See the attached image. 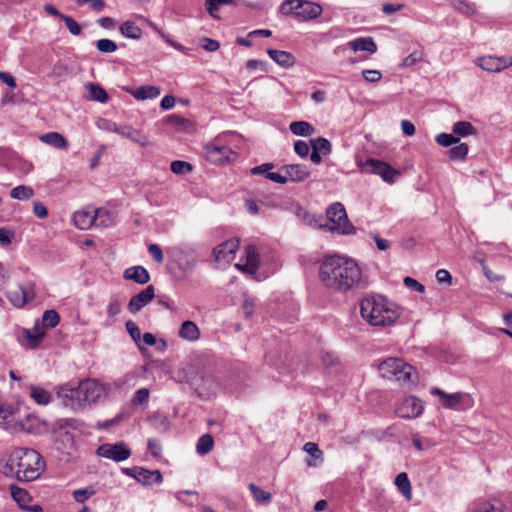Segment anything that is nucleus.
<instances>
[{
  "label": "nucleus",
  "instance_id": "18",
  "mask_svg": "<svg viewBox=\"0 0 512 512\" xmlns=\"http://www.w3.org/2000/svg\"><path fill=\"white\" fill-rule=\"evenodd\" d=\"M170 261L175 262L180 270H185L195 264L196 259L192 251L182 248H172L168 250Z\"/></svg>",
  "mask_w": 512,
  "mask_h": 512
},
{
  "label": "nucleus",
  "instance_id": "42",
  "mask_svg": "<svg viewBox=\"0 0 512 512\" xmlns=\"http://www.w3.org/2000/svg\"><path fill=\"white\" fill-rule=\"evenodd\" d=\"M34 195V190L25 185H20L10 191V196L16 200H29Z\"/></svg>",
  "mask_w": 512,
  "mask_h": 512
},
{
  "label": "nucleus",
  "instance_id": "63",
  "mask_svg": "<svg viewBox=\"0 0 512 512\" xmlns=\"http://www.w3.org/2000/svg\"><path fill=\"white\" fill-rule=\"evenodd\" d=\"M255 301L252 298L245 297L242 310L246 318H250L254 313Z\"/></svg>",
  "mask_w": 512,
  "mask_h": 512
},
{
  "label": "nucleus",
  "instance_id": "20",
  "mask_svg": "<svg viewBox=\"0 0 512 512\" xmlns=\"http://www.w3.org/2000/svg\"><path fill=\"white\" fill-rule=\"evenodd\" d=\"M280 170L286 174L288 181L293 182H303L311 174L308 167L303 164L284 165Z\"/></svg>",
  "mask_w": 512,
  "mask_h": 512
},
{
  "label": "nucleus",
  "instance_id": "46",
  "mask_svg": "<svg viewBox=\"0 0 512 512\" xmlns=\"http://www.w3.org/2000/svg\"><path fill=\"white\" fill-rule=\"evenodd\" d=\"M453 133L459 136H468L475 134V128L470 122L459 121L453 125Z\"/></svg>",
  "mask_w": 512,
  "mask_h": 512
},
{
  "label": "nucleus",
  "instance_id": "32",
  "mask_svg": "<svg viewBox=\"0 0 512 512\" xmlns=\"http://www.w3.org/2000/svg\"><path fill=\"white\" fill-rule=\"evenodd\" d=\"M131 93L135 99L143 101L156 98L160 94V90L157 86L146 85L138 87Z\"/></svg>",
  "mask_w": 512,
  "mask_h": 512
},
{
  "label": "nucleus",
  "instance_id": "62",
  "mask_svg": "<svg viewBox=\"0 0 512 512\" xmlns=\"http://www.w3.org/2000/svg\"><path fill=\"white\" fill-rule=\"evenodd\" d=\"M294 150L300 157H306L309 154L310 146L305 141L297 140L294 143Z\"/></svg>",
  "mask_w": 512,
  "mask_h": 512
},
{
  "label": "nucleus",
  "instance_id": "47",
  "mask_svg": "<svg viewBox=\"0 0 512 512\" xmlns=\"http://www.w3.org/2000/svg\"><path fill=\"white\" fill-rule=\"evenodd\" d=\"M96 490L93 486H87L73 491V498L78 503H84L86 500L95 495Z\"/></svg>",
  "mask_w": 512,
  "mask_h": 512
},
{
  "label": "nucleus",
  "instance_id": "9",
  "mask_svg": "<svg viewBox=\"0 0 512 512\" xmlns=\"http://www.w3.org/2000/svg\"><path fill=\"white\" fill-rule=\"evenodd\" d=\"M430 392L432 395L439 396L441 405L446 409L460 411L470 409L474 406V400L466 392L448 394L437 387L432 388Z\"/></svg>",
  "mask_w": 512,
  "mask_h": 512
},
{
  "label": "nucleus",
  "instance_id": "35",
  "mask_svg": "<svg viewBox=\"0 0 512 512\" xmlns=\"http://www.w3.org/2000/svg\"><path fill=\"white\" fill-rule=\"evenodd\" d=\"M395 485L407 500H411V498H412L411 483L408 478V475L405 472H401L396 476Z\"/></svg>",
  "mask_w": 512,
  "mask_h": 512
},
{
  "label": "nucleus",
  "instance_id": "11",
  "mask_svg": "<svg viewBox=\"0 0 512 512\" xmlns=\"http://www.w3.org/2000/svg\"><path fill=\"white\" fill-rule=\"evenodd\" d=\"M97 455L115 462H122L130 457L131 450L124 442L106 443L98 447Z\"/></svg>",
  "mask_w": 512,
  "mask_h": 512
},
{
  "label": "nucleus",
  "instance_id": "31",
  "mask_svg": "<svg viewBox=\"0 0 512 512\" xmlns=\"http://www.w3.org/2000/svg\"><path fill=\"white\" fill-rule=\"evenodd\" d=\"M94 219L95 227L106 228L115 223V215L105 209H95Z\"/></svg>",
  "mask_w": 512,
  "mask_h": 512
},
{
  "label": "nucleus",
  "instance_id": "58",
  "mask_svg": "<svg viewBox=\"0 0 512 512\" xmlns=\"http://www.w3.org/2000/svg\"><path fill=\"white\" fill-rule=\"evenodd\" d=\"M303 450L311 455L312 457H314L315 459H322V456H323V453L322 451L319 449L318 445L314 442H307L304 447H303Z\"/></svg>",
  "mask_w": 512,
  "mask_h": 512
},
{
  "label": "nucleus",
  "instance_id": "4",
  "mask_svg": "<svg viewBox=\"0 0 512 512\" xmlns=\"http://www.w3.org/2000/svg\"><path fill=\"white\" fill-rule=\"evenodd\" d=\"M102 393V385L94 379L81 381L78 386L66 384L57 391V395L62 399L63 404L73 408L94 403Z\"/></svg>",
  "mask_w": 512,
  "mask_h": 512
},
{
  "label": "nucleus",
  "instance_id": "8",
  "mask_svg": "<svg viewBox=\"0 0 512 512\" xmlns=\"http://www.w3.org/2000/svg\"><path fill=\"white\" fill-rule=\"evenodd\" d=\"M326 216L330 224H328V231H335L340 234H353L355 232L354 226L348 220L344 206L335 202L331 204L326 210Z\"/></svg>",
  "mask_w": 512,
  "mask_h": 512
},
{
  "label": "nucleus",
  "instance_id": "19",
  "mask_svg": "<svg viewBox=\"0 0 512 512\" xmlns=\"http://www.w3.org/2000/svg\"><path fill=\"white\" fill-rule=\"evenodd\" d=\"M124 472L135 478L138 482L143 483L144 485L152 484L153 482L160 481V471L154 470L150 471L144 468L134 467V468H126Z\"/></svg>",
  "mask_w": 512,
  "mask_h": 512
},
{
  "label": "nucleus",
  "instance_id": "39",
  "mask_svg": "<svg viewBox=\"0 0 512 512\" xmlns=\"http://www.w3.org/2000/svg\"><path fill=\"white\" fill-rule=\"evenodd\" d=\"M214 447V439L210 434L202 435L197 442L196 451L200 455H206L212 451Z\"/></svg>",
  "mask_w": 512,
  "mask_h": 512
},
{
  "label": "nucleus",
  "instance_id": "16",
  "mask_svg": "<svg viewBox=\"0 0 512 512\" xmlns=\"http://www.w3.org/2000/svg\"><path fill=\"white\" fill-rule=\"evenodd\" d=\"M155 297L154 286L149 285L143 289L140 293L134 295L127 306L130 313H138L144 306L149 304Z\"/></svg>",
  "mask_w": 512,
  "mask_h": 512
},
{
  "label": "nucleus",
  "instance_id": "54",
  "mask_svg": "<svg viewBox=\"0 0 512 512\" xmlns=\"http://www.w3.org/2000/svg\"><path fill=\"white\" fill-rule=\"evenodd\" d=\"M321 360L325 368L331 369L339 365L338 357L332 352H322Z\"/></svg>",
  "mask_w": 512,
  "mask_h": 512
},
{
  "label": "nucleus",
  "instance_id": "10",
  "mask_svg": "<svg viewBox=\"0 0 512 512\" xmlns=\"http://www.w3.org/2000/svg\"><path fill=\"white\" fill-rule=\"evenodd\" d=\"M366 173L377 174L382 177L385 182L393 183L399 172L386 162L377 159H367L361 166Z\"/></svg>",
  "mask_w": 512,
  "mask_h": 512
},
{
  "label": "nucleus",
  "instance_id": "55",
  "mask_svg": "<svg viewBox=\"0 0 512 512\" xmlns=\"http://www.w3.org/2000/svg\"><path fill=\"white\" fill-rule=\"evenodd\" d=\"M98 51L102 53H113L117 50V44L110 39H100L96 43Z\"/></svg>",
  "mask_w": 512,
  "mask_h": 512
},
{
  "label": "nucleus",
  "instance_id": "1",
  "mask_svg": "<svg viewBox=\"0 0 512 512\" xmlns=\"http://www.w3.org/2000/svg\"><path fill=\"white\" fill-rule=\"evenodd\" d=\"M319 279L322 284L338 293L367 288L369 281L361 267L352 259L343 256H327L320 264Z\"/></svg>",
  "mask_w": 512,
  "mask_h": 512
},
{
  "label": "nucleus",
  "instance_id": "51",
  "mask_svg": "<svg viewBox=\"0 0 512 512\" xmlns=\"http://www.w3.org/2000/svg\"><path fill=\"white\" fill-rule=\"evenodd\" d=\"M229 3H231V0H206L205 8L211 17L218 18L217 12L220 6Z\"/></svg>",
  "mask_w": 512,
  "mask_h": 512
},
{
  "label": "nucleus",
  "instance_id": "13",
  "mask_svg": "<svg viewBox=\"0 0 512 512\" xmlns=\"http://www.w3.org/2000/svg\"><path fill=\"white\" fill-rule=\"evenodd\" d=\"M423 409L424 404L419 398L415 396H409L402 401L396 411L399 417L412 419L420 416L423 412Z\"/></svg>",
  "mask_w": 512,
  "mask_h": 512
},
{
  "label": "nucleus",
  "instance_id": "43",
  "mask_svg": "<svg viewBox=\"0 0 512 512\" xmlns=\"http://www.w3.org/2000/svg\"><path fill=\"white\" fill-rule=\"evenodd\" d=\"M192 367L189 365H185L184 367L178 368L176 371L170 372L171 378L177 382H188L191 384Z\"/></svg>",
  "mask_w": 512,
  "mask_h": 512
},
{
  "label": "nucleus",
  "instance_id": "53",
  "mask_svg": "<svg viewBox=\"0 0 512 512\" xmlns=\"http://www.w3.org/2000/svg\"><path fill=\"white\" fill-rule=\"evenodd\" d=\"M171 171L175 174H186L192 171V165L186 161L175 160L171 163Z\"/></svg>",
  "mask_w": 512,
  "mask_h": 512
},
{
  "label": "nucleus",
  "instance_id": "56",
  "mask_svg": "<svg viewBox=\"0 0 512 512\" xmlns=\"http://www.w3.org/2000/svg\"><path fill=\"white\" fill-rule=\"evenodd\" d=\"M436 142L443 147H449L459 142V138L452 134L440 133L436 136Z\"/></svg>",
  "mask_w": 512,
  "mask_h": 512
},
{
  "label": "nucleus",
  "instance_id": "3",
  "mask_svg": "<svg viewBox=\"0 0 512 512\" xmlns=\"http://www.w3.org/2000/svg\"><path fill=\"white\" fill-rule=\"evenodd\" d=\"M362 318L372 326H389L400 317L399 307L382 296H367L360 302Z\"/></svg>",
  "mask_w": 512,
  "mask_h": 512
},
{
  "label": "nucleus",
  "instance_id": "2",
  "mask_svg": "<svg viewBox=\"0 0 512 512\" xmlns=\"http://www.w3.org/2000/svg\"><path fill=\"white\" fill-rule=\"evenodd\" d=\"M6 468L19 481H33L45 470L42 456L31 448L14 449L7 461Z\"/></svg>",
  "mask_w": 512,
  "mask_h": 512
},
{
  "label": "nucleus",
  "instance_id": "33",
  "mask_svg": "<svg viewBox=\"0 0 512 512\" xmlns=\"http://www.w3.org/2000/svg\"><path fill=\"white\" fill-rule=\"evenodd\" d=\"M10 493L12 499L19 505L20 508H26L27 504L31 501V496L27 490L18 487L15 484L10 485Z\"/></svg>",
  "mask_w": 512,
  "mask_h": 512
},
{
  "label": "nucleus",
  "instance_id": "17",
  "mask_svg": "<svg viewBox=\"0 0 512 512\" xmlns=\"http://www.w3.org/2000/svg\"><path fill=\"white\" fill-rule=\"evenodd\" d=\"M7 297L15 307L21 308L35 297V291L33 287L26 289L18 285L7 292Z\"/></svg>",
  "mask_w": 512,
  "mask_h": 512
},
{
  "label": "nucleus",
  "instance_id": "6",
  "mask_svg": "<svg viewBox=\"0 0 512 512\" xmlns=\"http://www.w3.org/2000/svg\"><path fill=\"white\" fill-rule=\"evenodd\" d=\"M414 368L399 358H388L379 365V372L383 378L396 380L405 384L410 382Z\"/></svg>",
  "mask_w": 512,
  "mask_h": 512
},
{
  "label": "nucleus",
  "instance_id": "30",
  "mask_svg": "<svg viewBox=\"0 0 512 512\" xmlns=\"http://www.w3.org/2000/svg\"><path fill=\"white\" fill-rule=\"evenodd\" d=\"M117 134L131 139L132 141L140 144L141 146L148 145V139L140 131L133 129L130 126H119Z\"/></svg>",
  "mask_w": 512,
  "mask_h": 512
},
{
  "label": "nucleus",
  "instance_id": "49",
  "mask_svg": "<svg viewBox=\"0 0 512 512\" xmlns=\"http://www.w3.org/2000/svg\"><path fill=\"white\" fill-rule=\"evenodd\" d=\"M468 153V145L465 143H460L452 147L449 151V158L451 160H464Z\"/></svg>",
  "mask_w": 512,
  "mask_h": 512
},
{
  "label": "nucleus",
  "instance_id": "25",
  "mask_svg": "<svg viewBox=\"0 0 512 512\" xmlns=\"http://www.w3.org/2000/svg\"><path fill=\"white\" fill-rule=\"evenodd\" d=\"M39 140L54 148L66 150L68 148L67 139L58 132H48L39 136Z\"/></svg>",
  "mask_w": 512,
  "mask_h": 512
},
{
  "label": "nucleus",
  "instance_id": "12",
  "mask_svg": "<svg viewBox=\"0 0 512 512\" xmlns=\"http://www.w3.org/2000/svg\"><path fill=\"white\" fill-rule=\"evenodd\" d=\"M204 150L207 160L214 164H222L230 161L231 155H235V153L229 147L222 144L219 139L206 144Z\"/></svg>",
  "mask_w": 512,
  "mask_h": 512
},
{
  "label": "nucleus",
  "instance_id": "5",
  "mask_svg": "<svg viewBox=\"0 0 512 512\" xmlns=\"http://www.w3.org/2000/svg\"><path fill=\"white\" fill-rule=\"evenodd\" d=\"M280 12L284 15L293 14L301 21H308L320 16L322 7L307 0H285L280 6Z\"/></svg>",
  "mask_w": 512,
  "mask_h": 512
},
{
  "label": "nucleus",
  "instance_id": "38",
  "mask_svg": "<svg viewBox=\"0 0 512 512\" xmlns=\"http://www.w3.org/2000/svg\"><path fill=\"white\" fill-rule=\"evenodd\" d=\"M126 330L129 333L132 340L136 343L137 347L141 351L143 355H145L148 350L144 348L141 344V331L137 324L131 320H128L125 324Z\"/></svg>",
  "mask_w": 512,
  "mask_h": 512
},
{
  "label": "nucleus",
  "instance_id": "27",
  "mask_svg": "<svg viewBox=\"0 0 512 512\" xmlns=\"http://www.w3.org/2000/svg\"><path fill=\"white\" fill-rule=\"evenodd\" d=\"M179 337L183 340L194 342L200 338V330L193 321L187 320L180 326Z\"/></svg>",
  "mask_w": 512,
  "mask_h": 512
},
{
  "label": "nucleus",
  "instance_id": "36",
  "mask_svg": "<svg viewBox=\"0 0 512 512\" xmlns=\"http://www.w3.org/2000/svg\"><path fill=\"white\" fill-rule=\"evenodd\" d=\"M31 398L40 405H47L51 401V393L42 387L31 385L30 386Z\"/></svg>",
  "mask_w": 512,
  "mask_h": 512
},
{
  "label": "nucleus",
  "instance_id": "7",
  "mask_svg": "<svg viewBox=\"0 0 512 512\" xmlns=\"http://www.w3.org/2000/svg\"><path fill=\"white\" fill-rule=\"evenodd\" d=\"M191 386L200 397H209L215 394L220 386L233 391L232 384L228 382L221 383L218 376L208 371L195 374L191 379Z\"/></svg>",
  "mask_w": 512,
  "mask_h": 512
},
{
  "label": "nucleus",
  "instance_id": "59",
  "mask_svg": "<svg viewBox=\"0 0 512 512\" xmlns=\"http://www.w3.org/2000/svg\"><path fill=\"white\" fill-rule=\"evenodd\" d=\"M201 47L208 52H215L220 48V43L217 40L203 37L201 39Z\"/></svg>",
  "mask_w": 512,
  "mask_h": 512
},
{
  "label": "nucleus",
  "instance_id": "29",
  "mask_svg": "<svg viewBox=\"0 0 512 512\" xmlns=\"http://www.w3.org/2000/svg\"><path fill=\"white\" fill-rule=\"evenodd\" d=\"M45 331L42 327L35 325L32 330L23 329L22 336L29 348H36L43 339Z\"/></svg>",
  "mask_w": 512,
  "mask_h": 512
},
{
  "label": "nucleus",
  "instance_id": "26",
  "mask_svg": "<svg viewBox=\"0 0 512 512\" xmlns=\"http://www.w3.org/2000/svg\"><path fill=\"white\" fill-rule=\"evenodd\" d=\"M347 46L353 51H367L375 53L377 45L371 37H359L347 43Z\"/></svg>",
  "mask_w": 512,
  "mask_h": 512
},
{
  "label": "nucleus",
  "instance_id": "21",
  "mask_svg": "<svg viewBox=\"0 0 512 512\" xmlns=\"http://www.w3.org/2000/svg\"><path fill=\"white\" fill-rule=\"evenodd\" d=\"M95 209L89 207L81 211H77L73 215V221L77 228L87 230L94 226Z\"/></svg>",
  "mask_w": 512,
  "mask_h": 512
},
{
  "label": "nucleus",
  "instance_id": "37",
  "mask_svg": "<svg viewBox=\"0 0 512 512\" xmlns=\"http://www.w3.org/2000/svg\"><path fill=\"white\" fill-rule=\"evenodd\" d=\"M289 129L294 135L304 137L312 135L315 131L313 126L306 121H294L290 123Z\"/></svg>",
  "mask_w": 512,
  "mask_h": 512
},
{
  "label": "nucleus",
  "instance_id": "44",
  "mask_svg": "<svg viewBox=\"0 0 512 512\" xmlns=\"http://www.w3.org/2000/svg\"><path fill=\"white\" fill-rule=\"evenodd\" d=\"M452 6L455 10L467 16L476 13L475 5L467 0H452Z\"/></svg>",
  "mask_w": 512,
  "mask_h": 512
},
{
  "label": "nucleus",
  "instance_id": "57",
  "mask_svg": "<svg viewBox=\"0 0 512 512\" xmlns=\"http://www.w3.org/2000/svg\"><path fill=\"white\" fill-rule=\"evenodd\" d=\"M64 23L66 24V27L67 29L69 30V32L72 34V35H79L81 33V27L80 25L76 22V20L74 18H72L71 16H63V19Z\"/></svg>",
  "mask_w": 512,
  "mask_h": 512
},
{
  "label": "nucleus",
  "instance_id": "61",
  "mask_svg": "<svg viewBox=\"0 0 512 512\" xmlns=\"http://www.w3.org/2000/svg\"><path fill=\"white\" fill-rule=\"evenodd\" d=\"M362 75L368 83H376L382 78V73L379 70H364Z\"/></svg>",
  "mask_w": 512,
  "mask_h": 512
},
{
  "label": "nucleus",
  "instance_id": "64",
  "mask_svg": "<svg viewBox=\"0 0 512 512\" xmlns=\"http://www.w3.org/2000/svg\"><path fill=\"white\" fill-rule=\"evenodd\" d=\"M149 398V390L146 388H141L136 391L134 398H133V404L134 405H140L146 402Z\"/></svg>",
  "mask_w": 512,
  "mask_h": 512
},
{
  "label": "nucleus",
  "instance_id": "52",
  "mask_svg": "<svg viewBox=\"0 0 512 512\" xmlns=\"http://www.w3.org/2000/svg\"><path fill=\"white\" fill-rule=\"evenodd\" d=\"M469 512H502V510L490 502H481L472 505Z\"/></svg>",
  "mask_w": 512,
  "mask_h": 512
},
{
  "label": "nucleus",
  "instance_id": "60",
  "mask_svg": "<svg viewBox=\"0 0 512 512\" xmlns=\"http://www.w3.org/2000/svg\"><path fill=\"white\" fill-rule=\"evenodd\" d=\"M423 59V53L421 51H414L406 58H404L402 65L405 67L413 66Z\"/></svg>",
  "mask_w": 512,
  "mask_h": 512
},
{
  "label": "nucleus",
  "instance_id": "41",
  "mask_svg": "<svg viewBox=\"0 0 512 512\" xmlns=\"http://www.w3.org/2000/svg\"><path fill=\"white\" fill-rule=\"evenodd\" d=\"M120 31L122 35L132 39H138L142 35L141 29L134 22L131 21L124 22L120 27Z\"/></svg>",
  "mask_w": 512,
  "mask_h": 512
},
{
  "label": "nucleus",
  "instance_id": "50",
  "mask_svg": "<svg viewBox=\"0 0 512 512\" xmlns=\"http://www.w3.org/2000/svg\"><path fill=\"white\" fill-rule=\"evenodd\" d=\"M304 221L311 227L328 230V223L324 222V219L321 216L306 213L304 215Z\"/></svg>",
  "mask_w": 512,
  "mask_h": 512
},
{
  "label": "nucleus",
  "instance_id": "48",
  "mask_svg": "<svg viewBox=\"0 0 512 512\" xmlns=\"http://www.w3.org/2000/svg\"><path fill=\"white\" fill-rule=\"evenodd\" d=\"M60 316L55 310H46L42 316L43 329L44 327L54 328L58 325Z\"/></svg>",
  "mask_w": 512,
  "mask_h": 512
},
{
  "label": "nucleus",
  "instance_id": "15",
  "mask_svg": "<svg viewBox=\"0 0 512 512\" xmlns=\"http://www.w3.org/2000/svg\"><path fill=\"white\" fill-rule=\"evenodd\" d=\"M477 64L483 70L488 72H500L510 66H512V56L509 57H497V56H484L478 58Z\"/></svg>",
  "mask_w": 512,
  "mask_h": 512
},
{
  "label": "nucleus",
  "instance_id": "28",
  "mask_svg": "<svg viewBox=\"0 0 512 512\" xmlns=\"http://www.w3.org/2000/svg\"><path fill=\"white\" fill-rule=\"evenodd\" d=\"M267 54L272 60H274L278 65L282 67L289 68L295 64V58L290 52L277 49H268Z\"/></svg>",
  "mask_w": 512,
  "mask_h": 512
},
{
  "label": "nucleus",
  "instance_id": "14",
  "mask_svg": "<svg viewBox=\"0 0 512 512\" xmlns=\"http://www.w3.org/2000/svg\"><path fill=\"white\" fill-rule=\"evenodd\" d=\"M239 247V241L236 238L229 239L213 250L215 260L219 263L229 264L235 257V253Z\"/></svg>",
  "mask_w": 512,
  "mask_h": 512
},
{
  "label": "nucleus",
  "instance_id": "34",
  "mask_svg": "<svg viewBox=\"0 0 512 512\" xmlns=\"http://www.w3.org/2000/svg\"><path fill=\"white\" fill-rule=\"evenodd\" d=\"M86 88L89 92L88 99L100 103H106L109 99L107 92L96 83L89 82L86 84Z\"/></svg>",
  "mask_w": 512,
  "mask_h": 512
},
{
  "label": "nucleus",
  "instance_id": "40",
  "mask_svg": "<svg viewBox=\"0 0 512 512\" xmlns=\"http://www.w3.org/2000/svg\"><path fill=\"white\" fill-rule=\"evenodd\" d=\"M248 488L249 490L251 491L252 493V496L254 498V500L259 503V504H265V503H268L270 502L271 498H272V495L271 493L267 492V491H264L263 489H261L260 487H258L257 485H255L254 483H250L248 485Z\"/></svg>",
  "mask_w": 512,
  "mask_h": 512
},
{
  "label": "nucleus",
  "instance_id": "45",
  "mask_svg": "<svg viewBox=\"0 0 512 512\" xmlns=\"http://www.w3.org/2000/svg\"><path fill=\"white\" fill-rule=\"evenodd\" d=\"M311 146L313 150L322 153L325 156L329 155L332 150L330 141L323 137L311 140Z\"/></svg>",
  "mask_w": 512,
  "mask_h": 512
},
{
  "label": "nucleus",
  "instance_id": "23",
  "mask_svg": "<svg viewBox=\"0 0 512 512\" xmlns=\"http://www.w3.org/2000/svg\"><path fill=\"white\" fill-rule=\"evenodd\" d=\"M162 124L169 125L176 128L178 131L191 132L193 131V124L190 120L178 115L170 114L162 118Z\"/></svg>",
  "mask_w": 512,
  "mask_h": 512
},
{
  "label": "nucleus",
  "instance_id": "24",
  "mask_svg": "<svg viewBox=\"0 0 512 512\" xmlns=\"http://www.w3.org/2000/svg\"><path fill=\"white\" fill-rule=\"evenodd\" d=\"M123 277L138 284H146L150 280L148 271L142 266H133L125 269Z\"/></svg>",
  "mask_w": 512,
  "mask_h": 512
},
{
  "label": "nucleus",
  "instance_id": "22",
  "mask_svg": "<svg viewBox=\"0 0 512 512\" xmlns=\"http://www.w3.org/2000/svg\"><path fill=\"white\" fill-rule=\"evenodd\" d=\"M246 263L245 265L236 264L239 270H243L249 274H254L259 268V255L255 248L248 246L245 250Z\"/></svg>",
  "mask_w": 512,
  "mask_h": 512
}]
</instances>
